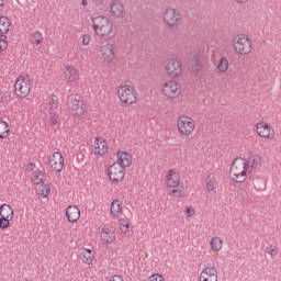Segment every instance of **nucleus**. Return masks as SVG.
Segmentation results:
<instances>
[{"instance_id": "1", "label": "nucleus", "mask_w": 281, "mask_h": 281, "mask_svg": "<svg viewBox=\"0 0 281 281\" xmlns=\"http://www.w3.org/2000/svg\"><path fill=\"white\" fill-rule=\"evenodd\" d=\"M258 168V162L254 157H249L248 160H245L244 158H235L232 165L231 170H235L236 173H234V177L236 179L243 178V180H235L233 181L235 183L243 184L245 181V177H247V172H251V170H256Z\"/></svg>"}, {"instance_id": "35", "label": "nucleus", "mask_w": 281, "mask_h": 281, "mask_svg": "<svg viewBox=\"0 0 281 281\" xmlns=\"http://www.w3.org/2000/svg\"><path fill=\"white\" fill-rule=\"evenodd\" d=\"M10 218L0 216V229H8L10 227Z\"/></svg>"}, {"instance_id": "42", "label": "nucleus", "mask_w": 281, "mask_h": 281, "mask_svg": "<svg viewBox=\"0 0 281 281\" xmlns=\"http://www.w3.org/2000/svg\"><path fill=\"white\" fill-rule=\"evenodd\" d=\"M182 192H183V191L173 189V190L171 191V194H173V196H177L178 199H181Z\"/></svg>"}, {"instance_id": "15", "label": "nucleus", "mask_w": 281, "mask_h": 281, "mask_svg": "<svg viewBox=\"0 0 281 281\" xmlns=\"http://www.w3.org/2000/svg\"><path fill=\"white\" fill-rule=\"evenodd\" d=\"M200 281H218V271L216 268H205L200 274Z\"/></svg>"}, {"instance_id": "12", "label": "nucleus", "mask_w": 281, "mask_h": 281, "mask_svg": "<svg viewBox=\"0 0 281 281\" xmlns=\"http://www.w3.org/2000/svg\"><path fill=\"white\" fill-rule=\"evenodd\" d=\"M166 70L167 74L171 76V78H177V76H179L182 71L181 61L176 58L169 60L166 66Z\"/></svg>"}, {"instance_id": "5", "label": "nucleus", "mask_w": 281, "mask_h": 281, "mask_svg": "<svg viewBox=\"0 0 281 281\" xmlns=\"http://www.w3.org/2000/svg\"><path fill=\"white\" fill-rule=\"evenodd\" d=\"M164 21L169 30L175 32L181 25V13L177 9L169 8L165 11Z\"/></svg>"}, {"instance_id": "30", "label": "nucleus", "mask_w": 281, "mask_h": 281, "mask_svg": "<svg viewBox=\"0 0 281 281\" xmlns=\"http://www.w3.org/2000/svg\"><path fill=\"white\" fill-rule=\"evenodd\" d=\"M48 115H49V122L52 126H58V124H60V114L54 111H49Z\"/></svg>"}, {"instance_id": "39", "label": "nucleus", "mask_w": 281, "mask_h": 281, "mask_svg": "<svg viewBox=\"0 0 281 281\" xmlns=\"http://www.w3.org/2000/svg\"><path fill=\"white\" fill-rule=\"evenodd\" d=\"M12 101V97L10 94L8 95H4V97H1V104H8V102H11Z\"/></svg>"}, {"instance_id": "40", "label": "nucleus", "mask_w": 281, "mask_h": 281, "mask_svg": "<svg viewBox=\"0 0 281 281\" xmlns=\"http://www.w3.org/2000/svg\"><path fill=\"white\" fill-rule=\"evenodd\" d=\"M8 49V41L0 40V52H5Z\"/></svg>"}, {"instance_id": "4", "label": "nucleus", "mask_w": 281, "mask_h": 281, "mask_svg": "<svg viewBox=\"0 0 281 281\" xmlns=\"http://www.w3.org/2000/svg\"><path fill=\"white\" fill-rule=\"evenodd\" d=\"M233 47L237 54L245 56L251 54V40L247 35H238L233 40Z\"/></svg>"}, {"instance_id": "36", "label": "nucleus", "mask_w": 281, "mask_h": 281, "mask_svg": "<svg viewBox=\"0 0 281 281\" xmlns=\"http://www.w3.org/2000/svg\"><path fill=\"white\" fill-rule=\"evenodd\" d=\"M267 254H270L271 258H273L274 256H278V247L270 245L266 248Z\"/></svg>"}, {"instance_id": "32", "label": "nucleus", "mask_w": 281, "mask_h": 281, "mask_svg": "<svg viewBox=\"0 0 281 281\" xmlns=\"http://www.w3.org/2000/svg\"><path fill=\"white\" fill-rule=\"evenodd\" d=\"M119 225H120V231L122 232V234H126L128 232V229H131V224L128 223V220H126V218H121L119 221Z\"/></svg>"}, {"instance_id": "21", "label": "nucleus", "mask_w": 281, "mask_h": 281, "mask_svg": "<svg viewBox=\"0 0 281 281\" xmlns=\"http://www.w3.org/2000/svg\"><path fill=\"white\" fill-rule=\"evenodd\" d=\"M110 12L112 16H115L116 19H122V16H124V4L115 0L111 5Z\"/></svg>"}, {"instance_id": "45", "label": "nucleus", "mask_w": 281, "mask_h": 281, "mask_svg": "<svg viewBox=\"0 0 281 281\" xmlns=\"http://www.w3.org/2000/svg\"><path fill=\"white\" fill-rule=\"evenodd\" d=\"M27 168H29L30 172H32L34 170V168H36V164L31 162L27 165Z\"/></svg>"}, {"instance_id": "28", "label": "nucleus", "mask_w": 281, "mask_h": 281, "mask_svg": "<svg viewBox=\"0 0 281 281\" xmlns=\"http://www.w3.org/2000/svg\"><path fill=\"white\" fill-rule=\"evenodd\" d=\"M210 245L213 251H221V249H223V239H221V237H213Z\"/></svg>"}, {"instance_id": "20", "label": "nucleus", "mask_w": 281, "mask_h": 281, "mask_svg": "<svg viewBox=\"0 0 281 281\" xmlns=\"http://www.w3.org/2000/svg\"><path fill=\"white\" fill-rule=\"evenodd\" d=\"M66 217L69 223H76L80 218V209L78 206H68L66 209Z\"/></svg>"}, {"instance_id": "8", "label": "nucleus", "mask_w": 281, "mask_h": 281, "mask_svg": "<svg viewBox=\"0 0 281 281\" xmlns=\"http://www.w3.org/2000/svg\"><path fill=\"white\" fill-rule=\"evenodd\" d=\"M177 126L180 135H192L194 132V123L188 116L180 117Z\"/></svg>"}, {"instance_id": "22", "label": "nucleus", "mask_w": 281, "mask_h": 281, "mask_svg": "<svg viewBox=\"0 0 281 281\" xmlns=\"http://www.w3.org/2000/svg\"><path fill=\"white\" fill-rule=\"evenodd\" d=\"M79 258H81L85 265H92L93 263V250L89 248H85L79 252Z\"/></svg>"}, {"instance_id": "51", "label": "nucleus", "mask_w": 281, "mask_h": 281, "mask_svg": "<svg viewBox=\"0 0 281 281\" xmlns=\"http://www.w3.org/2000/svg\"><path fill=\"white\" fill-rule=\"evenodd\" d=\"M237 3H247L248 0H235Z\"/></svg>"}, {"instance_id": "11", "label": "nucleus", "mask_w": 281, "mask_h": 281, "mask_svg": "<svg viewBox=\"0 0 281 281\" xmlns=\"http://www.w3.org/2000/svg\"><path fill=\"white\" fill-rule=\"evenodd\" d=\"M256 130L259 137H263L266 139H273V137H276V131L271 130V125H269L268 123H258Z\"/></svg>"}, {"instance_id": "25", "label": "nucleus", "mask_w": 281, "mask_h": 281, "mask_svg": "<svg viewBox=\"0 0 281 281\" xmlns=\"http://www.w3.org/2000/svg\"><path fill=\"white\" fill-rule=\"evenodd\" d=\"M10 137V125L8 122L0 120V139H8Z\"/></svg>"}, {"instance_id": "18", "label": "nucleus", "mask_w": 281, "mask_h": 281, "mask_svg": "<svg viewBox=\"0 0 281 281\" xmlns=\"http://www.w3.org/2000/svg\"><path fill=\"white\" fill-rule=\"evenodd\" d=\"M112 44H106L101 47V56L105 63H111L115 58V52Z\"/></svg>"}, {"instance_id": "31", "label": "nucleus", "mask_w": 281, "mask_h": 281, "mask_svg": "<svg viewBox=\"0 0 281 281\" xmlns=\"http://www.w3.org/2000/svg\"><path fill=\"white\" fill-rule=\"evenodd\" d=\"M50 192H52V187H49V184H42L40 187V192H38L40 196L47 199Z\"/></svg>"}, {"instance_id": "46", "label": "nucleus", "mask_w": 281, "mask_h": 281, "mask_svg": "<svg viewBox=\"0 0 281 281\" xmlns=\"http://www.w3.org/2000/svg\"><path fill=\"white\" fill-rule=\"evenodd\" d=\"M35 175H37V177H45V173H43V171L41 169H38L37 171H35Z\"/></svg>"}, {"instance_id": "38", "label": "nucleus", "mask_w": 281, "mask_h": 281, "mask_svg": "<svg viewBox=\"0 0 281 281\" xmlns=\"http://www.w3.org/2000/svg\"><path fill=\"white\" fill-rule=\"evenodd\" d=\"M149 281H166V279L161 274H154L149 278Z\"/></svg>"}, {"instance_id": "29", "label": "nucleus", "mask_w": 281, "mask_h": 281, "mask_svg": "<svg viewBox=\"0 0 281 281\" xmlns=\"http://www.w3.org/2000/svg\"><path fill=\"white\" fill-rule=\"evenodd\" d=\"M217 69L221 71V74H225L227 69H229V60H227V57H222L217 64Z\"/></svg>"}, {"instance_id": "19", "label": "nucleus", "mask_w": 281, "mask_h": 281, "mask_svg": "<svg viewBox=\"0 0 281 281\" xmlns=\"http://www.w3.org/2000/svg\"><path fill=\"white\" fill-rule=\"evenodd\" d=\"M101 239L106 245H111V243H114V240H115V231H113V228L102 227L101 228Z\"/></svg>"}, {"instance_id": "48", "label": "nucleus", "mask_w": 281, "mask_h": 281, "mask_svg": "<svg viewBox=\"0 0 281 281\" xmlns=\"http://www.w3.org/2000/svg\"><path fill=\"white\" fill-rule=\"evenodd\" d=\"M97 5H102L104 0H93Z\"/></svg>"}, {"instance_id": "7", "label": "nucleus", "mask_w": 281, "mask_h": 281, "mask_svg": "<svg viewBox=\"0 0 281 281\" xmlns=\"http://www.w3.org/2000/svg\"><path fill=\"white\" fill-rule=\"evenodd\" d=\"M108 177L112 183H120L124 181V177H126V172L124 171V168L120 166L117 162H113L108 168Z\"/></svg>"}, {"instance_id": "41", "label": "nucleus", "mask_w": 281, "mask_h": 281, "mask_svg": "<svg viewBox=\"0 0 281 281\" xmlns=\"http://www.w3.org/2000/svg\"><path fill=\"white\" fill-rule=\"evenodd\" d=\"M91 43V36L90 35H83L82 36V45H89Z\"/></svg>"}, {"instance_id": "2", "label": "nucleus", "mask_w": 281, "mask_h": 281, "mask_svg": "<svg viewBox=\"0 0 281 281\" xmlns=\"http://www.w3.org/2000/svg\"><path fill=\"white\" fill-rule=\"evenodd\" d=\"M92 27L97 36H100L101 38H109V36L115 35L113 32V22L106 16L99 15L92 18Z\"/></svg>"}, {"instance_id": "27", "label": "nucleus", "mask_w": 281, "mask_h": 281, "mask_svg": "<svg viewBox=\"0 0 281 281\" xmlns=\"http://www.w3.org/2000/svg\"><path fill=\"white\" fill-rule=\"evenodd\" d=\"M168 188H179V180H175V170H169L167 173Z\"/></svg>"}, {"instance_id": "26", "label": "nucleus", "mask_w": 281, "mask_h": 281, "mask_svg": "<svg viewBox=\"0 0 281 281\" xmlns=\"http://www.w3.org/2000/svg\"><path fill=\"white\" fill-rule=\"evenodd\" d=\"M110 214L112 216H117L119 214H122V202L120 200H113L110 205Z\"/></svg>"}, {"instance_id": "44", "label": "nucleus", "mask_w": 281, "mask_h": 281, "mask_svg": "<svg viewBox=\"0 0 281 281\" xmlns=\"http://www.w3.org/2000/svg\"><path fill=\"white\" fill-rule=\"evenodd\" d=\"M186 213H187L189 216H194V210H193L192 207H190V206H188V207L186 209Z\"/></svg>"}, {"instance_id": "16", "label": "nucleus", "mask_w": 281, "mask_h": 281, "mask_svg": "<svg viewBox=\"0 0 281 281\" xmlns=\"http://www.w3.org/2000/svg\"><path fill=\"white\" fill-rule=\"evenodd\" d=\"M94 155L104 157V155L109 153V143L102 139V137H97L94 142Z\"/></svg>"}, {"instance_id": "17", "label": "nucleus", "mask_w": 281, "mask_h": 281, "mask_svg": "<svg viewBox=\"0 0 281 281\" xmlns=\"http://www.w3.org/2000/svg\"><path fill=\"white\" fill-rule=\"evenodd\" d=\"M64 75L68 82H76L80 78L78 69L71 65H67L64 70Z\"/></svg>"}, {"instance_id": "24", "label": "nucleus", "mask_w": 281, "mask_h": 281, "mask_svg": "<svg viewBox=\"0 0 281 281\" xmlns=\"http://www.w3.org/2000/svg\"><path fill=\"white\" fill-rule=\"evenodd\" d=\"M12 27V22L8 16H0V34H8Z\"/></svg>"}, {"instance_id": "43", "label": "nucleus", "mask_w": 281, "mask_h": 281, "mask_svg": "<svg viewBox=\"0 0 281 281\" xmlns=\"http://www.w3.org/2000/svg\"><path fill=\"white\" fill-rule=\"evenodd\" d=\"M110 281H124V279L122 278V276L115 274L111 277Z\"/></svg>"}, {"instance_id": "6", "label": "nucleus", "mask_w": 281, "mask_h": 281, "mask_svg": "<svg viewBox=\"0 0 281 281\" xmlns=\"http://www.w3.org/2000/svg\"><path fill=\"white\" fill-rule=\"evenodd\" d=\"M117 95L124 104H135L137 102V92L132 86H121L117 90Z\"/></svg>"}, {"instance_id": "13", "label": "nucleus", "mask_w": 281, "mask_h": 281, "mask_svg": "<svg viewBox=\"0 0 281 281\" xmlns=\"http://www.w3.org/2000/svg\"><path fill=\"white\" fill-rule=\"evenodd\" d=\"M50 168L56 172H63V168H65V158L63 154L56 151L53 154V158L50 159Z\"/></svg>"}, {"instance_id": "3", "label": "nucleus", "mask_w": 281, "mask_h": 281, "mask_svg": "<svg viewBox=\"0 0 281 281\" xmlns=\"http://www.w3.org/2000/svg\"><path fill=\"white\" fill-rule=\"evenodd\" d=\"M30 91H32V81L29 75L19 76L14 83V93L19 98H27L30 95Z\"/></svg>"}, {"instance_id": "10", "label": "nucleus", "mask_w": 281, "mask_h": 281, "mask_svg": "<svg viewBox=\"0 0 281 281\" xmlns=\"http://www.w3.org/2000/svg\"><path fill=\"white\" fill-rule=\"evenodd\" d=\"M180 86L177 81H167L162 88V93L167 98H178L180 95L181 90H179Z\"/></svg>"}, {"instance_id": "23", "label": "nucleus", "mask_w": 281, "mask_h": 281, "mask_svg": "<svg viewBox=\"0 0 281 281\" xmlns=\"http://www.w3.org/2000/svg\"><path fill=\"white\" fill-rule=\"evenodd\" d=\"M0 216L12 221V218H14V211H12V206H10V204H2L0 206Z\"/></svg>"}, {"instance_id": "33", "label": "nucleus", "mask_w": 281, "mask_h": 281, "mask_svg": "<svg viewBox=\"0 0 281 281\" xmlns=\"http://www.w3.org/2000/svg\"><path fill=\"white\" fill-rule=\"evenodd\" d=\"M31 43L33 45H41L43 43V34L40 31H36L32 34Z\"/></svg>"}, {"instance_id": "52", "label": "nucleus", "mask_w": 281, "mask_h": 281, "mask_svg": "<svg viewBox=\"0 0 281 281\" xmlns=\"http://www.w3.org/2000/svg\"><path fill=\"white\" fill-rule=\"evenodd\" d=\"M33 181H38V175L35 173V175L33 176Z\"/></svg>"}, {"instance_id": "14", "label": "nucleus", "mask_w": 281, "mask_h": 281, "mask_svg": "<svg viewBox=\"0 0 281 281\" xmlns=\"http://www.w3.org/2000/svg\"><path fill=\"white\" fill-rule=\"evenodd\" d=\"M116 157H117L116 164H119L123 168H131V166L133 165V156H131L128 151L119 150L116 153Z\"/></svg>"}, {"instance_id": "50", "label": "nucleus", "mask_w": 281, "mask_h": 281, "mask_svg": "<svg viewBox=\"0 0 281 281\" xmlns=\"http://www.w3.org/2000/svg\"><path fill=\"white\" fill-rule=\"evenodd\" d=\"M3 5H4L3 0H0V12L3 11Z\"/></svg>"}, {"instance_id": "53", "label": "nucleus", "mask_w": 281, "mask_h": 281, "mask_svg": "<svg viewBox=\"0 0 281 281\" xmlns=\"http://www.w3.org/2000/svg\"><path fill=\"white\" fill-rule=\"evenodd\" d=\"M87 4H88L87 0L81 1V5H87Z\"/></svg>"}, {"instance_id": "9", "label": "nucleus", "mask_w": 281, "mask_h": 281, "mask_svg": "<svg viewBox=\"0 0 281 281\" xmlns=\"http://www.w3.org/2000/svg\"><path fill=\"white\" fill-rule=\"evenodd\" d=\"M70 102L72 104V115L75 117H82L85 115V104L82 103V97L78 94L70 95Z\"/></svg>"}, {"instance_id": "47", "label": "nucleus", "mask_w": 281, "mask_h": 281, "mask_svg": "<svg viewBox=\"0 0 281 281\" xmlns=\"http://www.w3.org/2000/svg\"><path fill=\"white\" fill-rule=\"evenodd\" d=\"M0 41H8V35L0 33Z\"/></svg>"}, {"instance_id": "37", "label": "nucleus", "mask_w": 281, "mask_h": 281, "mask_svg": "<svg viewBox=\"0 0 281 281\" xmlns=\"http://www.w3.org/2000/svg\"><path fill=\"white\" fill-rule=\"evenodd\" d=\"M206 190H207V192H214V190H216V181L209 180L206 182Z\"/></svg>"}, {"instance_id": "49", "label": "nucleus", "mask_w": 281, "mask_h": 281, "mask_svg": "<svg viewBox=\"0 0 281 281\" xmlns=\"http://www.w3.org/2000/svg\"><path fill=\"white\" fill-rule=\"evenodd\" d=\"M38 183H37V186H45V181L43 180V178H41V179H38Z\"/></svg>"}, {"instance_id": "34", "label": "nucleus", "mask_w": 281, "mask_h": 281, "mask_svg": "<svg viewBox=\"0 0 281 281\" xmlns=\"http://www.w3.org/2000/svg\"><path fill=\"white\" fill-rule=\"evenodd\" d=\"M48 105L50 111L53 112L56 111V109H58V97H56V94H52L48 101Z\"/></svg>"}]
</instances>
